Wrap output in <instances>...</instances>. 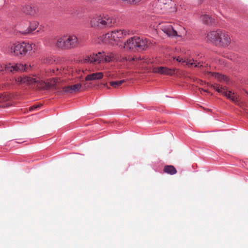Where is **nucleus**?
Listing matches in <instances>:
<instances>
[{"instance_id":"f257e3e1","label":"nucleus","mask_w":248,"mask_h":248,"mask_svg":"<svg viewBox=\"0 0 248 248\" xmlns=\"http://www.w3.org/2000/svg\"><path fill=\"white\" fill-rule=\"evenodd\" d=\"M208 42L222 47H227L231 43L232 39L229 33L222 30L209 31L206 36Z\"/></svg>"},{"instance_id":"f03ea898","label":"nucleus","mask_w":248,"mask_h":248,"mask_svg":"<svg viewBox=\"0 0 248 248\" xmlns=\"http://www.w3.org/2000/svg\"><path fill=\"white\" fill-rule=\"evenodd\" d=\"M151 43L148 39L137 36H134L128 39L122 46V49L126 51L136 52L145 50L150 46Z\"/></svg>"},{"instance_id":"7ed1b4c3","label":"nucleus","mask_w":248,"mask_h":248,"mask_svg":"<svg viewBox=\"0 0 248 248\" xmlns=\"http://www.w3.org/2000/svg\"><path fill=\"white\" fill-rule=\"evenodd\" d=\"M116 23V19L108 15H95L91 19L92 27L104 29L112 27Z\"/></svg>"},{"instance_id":"20e7f679","label":"nucleus","mask_w":248,"mask_h":248,"mask_svg":"<svg viewBox=\"0 0 248 248\" xmlns=\"http://www.w3.org/2000/svg\"><path fill=\"white\" fill-rule=\"evenodd\" d=\"M32 48L31 44L23 42L12 45L9 48L8 53L15 56L23 57L30 54Z\"/></svg>"},{"instance_id":"39448f33","label":"nucleus","mask_w":248,"mask_h":248,"mask_svg":"<svg viewBox=\"0 0 248 248\" xmlns=\"http://www.w3.org/2000/svg\"><path fill=\"white\" fill-rule=\"evenodd\" d=\"M129 31L126 30H118L108 32L104 35V41L106 43L113 44L124 38L129 34Z\"/></svg>"},{"instance_id":"423d86ee","label":"nucleus","mask_w":248,"mask_h":248,"mask_svg":"<svg viewBox=\"0 0 248 248\" xmlns=\"http://www.w3.org/2000/svg\"><path fill=\"white\" fill-rule=\"evenodd\" d=\"M211 87L217 92L221 93L223 95L230 99L232 102L237 105H240V102L239 96L235 93H232L231 91H228L225 86H222L220 85L215 84L211 85Z\"/></svg>"},{"instance_id":"0eeeda50","label":"nucleus","mask_w":248,"mask_h":248,"mask_svg":"<svg viewBox=\"0 0 248 248\" xmlns=\"http://www.w3.org/2000/svg\"><path fill=\"white\" fill-rule=\"evenodd\" d=\"M31 68V66L28 64H23L22 63H15L12 64L11 63L6 65L4 67V69L7 72H10L12 73L21 72L23 71H27Z\"/></svg>"},{"instance_id":"6e6552de","label":"nucleus","mask_w":248,"mask_h":248,"mask_svg":"<svg viewBox=\"0 0 248 248\" xmlns=\"http://www.w3.org/2000/svg\"><path fill=\"white\" fill-rule=\"evenodd\" d=\"M104 56V52H98L95 54L93 53L90 56H86L82 61L84 63H99L103 62V57Z\"/></svg>"},{"instance_id":"1a4fd4ad","label":"nucleus","mask_w":248,"mask_h":248,"mask_svg":"<svg viewBox=\"0 0 248 248\" xmlns=\"http://www.w3.org/2000/svg\"><path fill=\"white\" fill-rule=\"evenodd\" d=\"M58 82V79L55 78L50 79L47 81H39L38 78V82L36 83L38 88L44 90H48L51 88L57 89V84Z\"/></svg>"},{"instance_id":"9d476101","label":"nucleus","mask_w":248,"mask_h":248,"mask_svg":"<svg viewBox=\"0 0 248 248\" xmlns=\"http://www.w3.org/2000/svg\"><path fill=\"white\" fill-rule=\"evenodd\" d=\"M185 31L183 29L176 30L171 27V43L181 42L183 40Z\"/></svg>"},{"instance_id":"9b49d317","label":"nucleus","mask_w":248,"mask_h":248,"mask_svg":"<svg viewBox=\"0 0 248 248\" xmlns=\"http://www.w3.org/2000/svg\"><path fill=\"white\" fill-rule=\"evenodd\" d=\"M65 36L67 49L76 48L78 46L79 41L76 36L70 35Z\"/></svg>"},{"instance_id":"f8f14e48","label":"nucleus","mask_w":248,"mask_h":248,"mask_svg":"<svg viewBox=\"0 0 248 248\" xmlns=\"http://www.w3.org/2000/svg\"><path fill=\"white\" fill-rule=\"evenodd\" d=\"M21 10L23 13L31 16H34L38 13V8L31 4L23 6Z\"/></svg>"},{"instance_id":"ddd939ff","label":"nucleus","mask_w":248,"mask_h":248,"mask_svg":"<svg viewBox=\"0 0 248 248\" xmlns=\"http://www.w3.org/2000/svg\"><path fill=\"white\" fill-rule=\"evenodd\" d=\"M15 80L18 84H31L37 83L38 82V78H34L28 76L24 77H19L16 78Z\"/></svg>"},{"instance_id":"4468645a","label":"nucleus","mask_w":248,"mask_h":248,"mask_svg":"<svg viewBox=\"0 0 248 248\" xmlns=\"http://www.w3.org/2000/svg\"><path fill=\"white\" fill-rule=\"evenodd\" d=\"M172 58L174 62L176 61L180 63L185 64L189 67L194 65L195 67H200L202 66V65L201 64L200 62H198L196 64L195 62H191V60L188 59H184L183 58H180L179 57L177 58L176 57L174 56H173Z\"/></svg>"},{"instance_id":"2eb2a0df","label":"nucleus","mask_w":248,"mask_h":248,"mask_svg":"<svg viewBox=\"0 0 248 248\" xmlns=\"http://www.w3.org/2000/svg\"><path fill=\"white\" fill-rule=\"evenodd\" d=\"M81 87V84H77L62 87V92L67 93H72L80 90Z\"/></svg>"},{"instance_id":"dca6fc26","label":"nucleus","mask_w":248,"mask_h":248,"mask_svg":"<svg viewBox=\"0 0 248 248\" xmlns=\"http://www.w3.org/2000/svg\"><path fill=\"white\" fill-rule=\"evenodd\" d=\"M152 72L154 73L161 75H169L170 73V70L166 66H154L152 69Z\"/></svg>"},{"instance_id":"f3484780","label":"nucleus","mask_w":248,"mask_h":248,"mask_svg":"<svg viewBox=\"0 0 248 248\" xmlns=\"http://www.w3.org/2000/svg\"><path fill=\"white\" fill-rule=\"evenodd\" d=\"M160 29L170 37V23L169 22H163L158 23Z\"/></svg>"},{"instance_id":"a211bd4d","label":"nucleus","mask_w":248,"mask_h":248,"mask_svg":"<svg viewBox=\"0 0 248 248\" xmlns=\"http://www.w3.org/2000/svg\"><path fill=\"white\" fill-rule=\"evenodd\" d=\"M103 73L102 72L93 73L88 75L85 78L86 81H92L99 80L103 78Z\"/></svg>"},{"instance_id":"6ab92c4d","label":"nucleus","mask_w":248,"mask_h":248,"mask_svg":"<svg viewBox=\"0 0 248 248\" xmlns=\"http://www.w3.org/2000/svg\"><path fill=\"white\" fill-rule=\"evenodd\" d=\"M65 41V36L58 38L55 43V46L62 49H67Z\"/></svg>"},{"instance_id":"aec40b11","label":"nucleus","mask_w":248,"mask_h":248,"mask_svg":"<svg viewBox=\"0 0 248 248\" xmlns=\"http://www.w3.org/2000/svg\"><path fill=\"white\" fill-rule=\"evenodd\" d=\"M39 23L37 21H32L30 23L29 28L26 30L21 31V33L24 34L30 33L36 29Z\"/></svg>"},{"instance_id":"412c9836","label":"nucleus","mask_w":248,"mask_h":248,"mask_svg":"<svg viewBox=\"0 0 248 248\" xmlns=\"http://www.w3.org/2000/svg\"><path fill=\"white\" fill-rule=\"evenodd\" d=\"M201 19L206 24H211L214 22V19L208 15H203L201 16Z\"/></svg>"},{"instance_id":"4be33fe9","label":"nucleus","mask_w":248,"mask_h":248,"mask_svg":"<svg viewBox=\"0 0 248 248\" xmlns=\"http://www.w3.org/2000/svg\"><path fill=\"white\" fill-rule=\"evenodd\" d=\"M209 74L211 75L212 76L216 78L218 80L220 81H227V78L219 73L209 72Z\"/></svg>"},{"instance_id":"5701e85b","label":"nucleus","mask_w":248,"mask_h":248,"mask_svg":"<svg viewBox=\"0 0 248 248\" xmlns=\"http://www.w3.org/2000/svg\"><path fill=\"white\" fill-rule=\"evenodd\" d=\"M124 82V80L117 81H112L110 82V85L114 88H117V87L122 85V83H123Z\"/></svg>"},{"instance_id":"b1692460","label":"nucleus","mask_w":248,"mask_h":248,"mask_svg":"<svg viewBox=\"0 0 248 248\" xmlns=\"http://www.w3.org/2000/svg\"><path fill=\"white\" fill-rule=\"evenodd\" d=\"M112 58L113 56L111 54L108 55H106V54H104V56L103 57V62H108L112 60Z\"/></svg>"},{"instance_id":"393cba45","label":"nucleus","mask_w":248,"mask_h":248,"mask_svg":"<svg viewBox=\"0 0 248 248\" xmlns=\"http://www.w3.org/2000/svg\"><path fill=\"white\" fill-rule=\"evenodd\" d=\"M153 6L154 7V12L157 13L159 12L160 10L161 9V8H160L159 7L160 6V2L158 1L157 2H156L155 4H154Z\"/></svg>"},{"instance_id":"a878e982","label":"nucleus","mask_w":248,"mask_h":248,"mask_svg":"<svg viewBox=\"0 0 248 248\" xmlns=\"http://www.w3.org/2000/svg\"><path fill=\"white\" fill-rule=\"evenodd\" d=\"M231 60L236 62H239V61L238 60V56L235 54H231L229 57Z\"/></svg>"},{"instance_id":"bb28decb","label":"nucleus","mask_w":248,"mask_h":248,"mask_svg":"<svg viewBox=\"0 0 248 248\" xmlns=\"http://www.w3.org/2000/svg\"><path fill=\"white\" fill-rule=\"evenodd\" d=\"M8 99V97L2 93H0V102L6 101Z\"/></svg>"},{"instance_id":"cd10ccee","label":"nucleus","mask_w":248,"mask_h":248,"mask_svg":"<svg viewBox=\"0 0 248 248\" xmlns=\"http://www.w3.org/2000/svg\"><path fill=\"white\" fill-rule=\"evenodd\" d=\"M41 106H42V104L34 105V106L31 107L29 108V110H30V111H31L35 109H37V108H40Z\"/></svg>"},{"instance_id":"c85d7f7f","label":"nucleus","mask_w":248,"mask_h":248,"mask_svg":"<svg viewBox=\"0 0 248 248\" xmlns=\"http://www.w3.org/2000/svg\"><path fill=\"white\" fill-rule=\"evenodd\" d=\"M164 171L168 173H170V166H166L164 169Z\"/></svg>"},{"instance_id":"c756f323","label":"nucleus","mask_w":248,"mask_h":248,"mask_svg":"<svg viewBox=\"0 0 248 248\" xmlns=\"http://www.w3.org/2000/svg\"><path fill=\"white\" fill-rule=\"evenodd\" d=\"M141 0H129V3L136 4L140 2Z\"/></svg>"},{"instance_id":"7c9ffc66","label":"nucleus","mask_w":248,"mask_h":248,"mask_svg":"<svg viewBox=\"0 0 248 248\" xmlns=\"http://www.w3.org/2000/svg\"><path fill=\"white\" fill-rule=\"evenodd\" d=\"M177 173V170L175 168L171 165V175L175 174Z\"/></svg>"},{"instance_id":"2f4dec72","label":"nucleus","mask_w":248,"mask_h":248,"mask_svg":"<svg viewBox=\"0 0 248 248\" xmlns=\"http://www.w3.org/2000/svg\"><path fill=\"white\" fill-rule=\"evenodd\" d=\"M199 90L201 92V93H202V92H205V93H210V92L208 91V90H204V89H202V88H199Z\"/></svg>"},{"instance_id":"473e14b6","label":"nucleus","mask_w":248,"mask_h":248,"mask_svg":"<svg viewBox=\"0 0 248 248\" xmlns=\"http://www.w3.org/2000/svg\"><path fill=\"white\" fill-rule=\"evenodd\" d=\"M128 60H128V59H127V58L126 57H123V58L121 59L120 61H121V62H123V61H128Z\"/></svg>"},{"instance_id":"72a5a7b5","label":"nucleus","mask_w":248,"mask_h":248,"mask_svg":"<svg viewBox=\"0 0 248 248\" xmlns=\"http://www.w3.org/2000/svg\"><path fill=\"white\" fill-rule=\"evenodd\" d=\"M151 20H155V16H151Z\"/></svg>"},{"instance_id":"f704fd0d","label":"nucleus","mask_w":248,"mask_h":248,"mask_svg":"<svg viewBox=\"0 0 248 248\" xmlns=\"http://www.w3.org/2000/svg\"><path fill=\"white\" fill-rule=\"evenodd\" d=\"M135 59H136V58H131L129 61H135Z\"/></svg>"},{"instance_id":"c9c22d12","label":"nucleus","mask_w":248,"mask_h":248,"mask_svg":"<svg viewBox=\"0 0 248 248\" xmlns=\"http://www.w3.org/2000/svg\"><path fill=\"white\" fill-rule=\"evenodd\" d=\"M171 75H172V73H174L175 70L171 69Z\"/></svg>"},{"instance_id":"e433bc0d","label":"nucleus","mask_w":248,"mask_h":248,"mask_svg":"<svg viewBox=\"0 0 248 248\" xmlns=\"http://www.w3.org/2000/svg\"><path fill=\"white\" fill-rule=\"evenodd\" d=\"M0 71H3V68H2V66H0Z\"/></svg>"},{"instance_id":"4c0bfd02","label":"nucleus","mask_w":248,"mask_h":248,"mask_svg":"<svg viewBox=\"0 0 248 248\" xmlns=\"http://www.w3.org/2000/svg\"><path fill=\"white\" fill-rule=\"evenodd\" d=\"M107 76L108 77H110V74L109 73H107Z\"/></svg>"},{"instance_id":"58836bf2","label":"nucleus","mask_w":248,"mask_h":248,"mask_svg":"<svg viewBox=\"0 0 248 248\" xmlns=\"http://www.w3.org/2000/svg\"><path fill=\"white\" fill-rule=\"evenodd\" d=\"M155 27V25H153V28H154Z\"/></svg>"}]
</instances>
